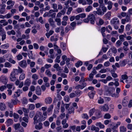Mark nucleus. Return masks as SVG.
Masks as SVG:
<instances>
[{
    "instance_id": "57",
    "label": "nucleus",
    "mask_w": 132,
    "mask_h": 132,
    "mask_svg": "<svg viewBox=\"0 0 132 132\" xmlns=\"http://www.w3.org/2000/svg\"><path fill=\"white\" fill-rule=\"evenodd\" d=\"M130 27L131 26L130 24H127L126 27V30L127 31H129L130 29Z\"/></svg>"
},
{
    "instance_id": "51",
    "label": "nucleus",
    "mask_w": 132,
    "mask_h": 132,
    "mask_svg": "<svg viewBox=\"0 0 132 132\" xmlns=\"http://www.w3.org/2000/svg\"><path fill=\"white\" fill-rule=\"evenodd\" d=\"M61 46L62 49L63 50H65L66 49V44L63 43H62L61 44Z\"/></svg>"
},
{
    "instance_id": "9",
    "label": "nucleus",
    "mask_w": 132,
    "mask_h": 132,
    "mask_svg": "<svg viewBox=\"0 0 132 132\" xmlns=\"http://www.w3.org/2000/svg\"><path fill=\"white\" fill-rule=\"evenodd\" d=\"M48 20L51 26L53 27H54L55 26V22L52 19L50 18L48 19Z\"/></svg>"
},
{
    "instance_id": "21",
    "label": "nucleus",
    "mask_w": 132,
    "mask_h": 132,
    "mask_svg": "<svg viewBox=\"0 0 132 132\" xmlns=\"http://www.w3.org/2000/svg\"><path fill=\"white\" fill-rule=\"evenodd\" d=\"M31 83V81L30 80L27 79L26 80L24 83V85L27 86H29Z\"/></svg>"
},
{
    "instance_id": "30",
    "label": "nucleus",
    "mask_w": 132,
    "mask_h": 132,
    "mask_svg": "<svg viewBox=\"0 0 132 132\" xmlns=\"http://www.w3.org/2000/svg\"><path fill=\"white\" fill-rule=\"evenodd\" d=\"M2 97L4 100L6 98V95L4 93H2V94L0 93V99L2 98Z\"/></svg>"
},
{
    "instance_id": "43",
    "label": "nucleus",
    "mask_w": 132,
    "mask_h": 132,
    "mask_svg": "<svg viewBox=\"0 0 132 132\" xmlns=\"http://www.w3.org/2000/svg\"><path fill=\"white\" fill-rule=\"evenodd\" d=\"M20 124L19 123H17L14 125V127L15 130H17L19 127Z\"/></svg>"
},
{
    "instance_id": "64",
    "label": "nucleus",
    "mask_w": 132,
    "mask_h": 132,
    "mask_svg": "<svg viewBox=\"0 0 132 132\" xmlns=\"http://www.w3.org/2000/svg\"><path fill=\"white\" fill-rule=\"evenodd\" d=\"M71 28L70 27H66L65 29V32L67 33L68 32Z\"/></svg>"
},
{
    "instance_id": "17",
    "label": "nucleus",
    "mask_w": 132,
    "mask_h": 132,
    "mask_svg": "<svg viewBox=\"0 0 132 132\" xmlns=\"http://www.w3.org/2000/svg\"><path fill=\"white\" fill-rule=\"evenodd\" d=\"M120 132H126V128L123 126H121L120 127Z\"/></svg>"
},
{
    "instance_id": "24",
    "label": "nucleus",
    "mask_w": 132,
    "mask_h": 132,
    "mask_svg": "<svg viewBox=\"0 0 132 132\" xmlns=\"http://www.w3.org/2000/svg\"><path fill=\"white\" fill-rule=\"evenodd\" d=\"M95 94V92H93L88 93V95L90 98L93 99Z\"/></svg>"
},
{
    "instance_id": "35",
    "label": "nucleus",
    "mask_w": 132,
    "mask_h": 132,
    "mask_svg": "<svg viewBox=\"0 0 132 132\" xmlns=\"http://www.w3.org/2000/svg\"><path fill=\"white\" fill-rule=\"evenodd\" d=\"M100 7H101V9L102 11V12H105L107 10L106 8L104 6V5H102L101 6H100Z\"/></svg>"
},
{
    "instance_id": "53",
    "label": "nucleus",
    "mask_w": 132,
    "mask_h": 132,
    "mask_svg": "<svg viewBox=\"0 0 132 132\" xmlns=\"http://www.w3.org/2000/svg\"><path fill=\"white\" fill-rule=\"evenodd\" d=\"M13 85V83L7 84L6 85V87H7L9 89H11Z\"/></svg>"
},
{
    "instance_id": "4",
    "label": "nucleus",
    "mask_w": 132,
    "mask_h": 132,
    "mask_svg": "<svg viewBox=\"0 0 132 132\" xmlns=\"http://www.w3.org/2000/svg\"><path fill=\"white\" fill-rule=\"evenodd\" d=\"M19 65L22 68H25L27 66V64L26 60H23L19 63Z\"/></svg>"
},
{
    "instance_id": "42",
    "label": "nucleus",
    "mask_w": 132,
    "mask_h": 132,
    "mask_svg": "<svg viewBox=\"0 0 132 132\" xmlns=\"http://www.w3.org/2000/svg\"><path fill=\"white\" fill-rule=\"evenodd\" d=\"M122 42L120 40H118L116 44V45L117 47H118L120 46L121 44L122 43Z\"/></svg>"
},
{
    "instance_id": "2",
    "label": "nucleus",
    "mask_w": 132,
    "mask_h": 132,
    "mask_svg": "<svg viewBox=\"0 0 132 132\" xmlns=\"http://www.w3.org/2000/svg\"><path fill=\"white\" fill-rule=\"evenodd\" d=\"M88 18L89 19V21H90L91 24H93L94 23L95 18L93 14H89L88 16Z\"/></svg>"
},
{
    "instance_id": "6",
    "label": "nucleus",
    "mask_w": 132,
    "mask_h": 132,
    "mask_svg": "<svg viewBox=\"0 0 132 132\" xmlns=\"http://www.w3.org/2000/svg\"><path fill=\"white\" fill-rule=\"evenodd\" d=\"M36 93L38 95H40L41 94L42 91L40 87L39 86L37 87L35 91Z\"/></svg>"
},
{
    "instance_id": "12",
    "label": "nucleus",
    "mask_w": 132,
    "mask_h": 132,
    "mask_svg": "<svg viewBox=\"0 0 132 132\" xmlns=\"http://www.w3.org/2000/svg\"><path fill=\"white\" fill-rule=\"evenodd\" d=\"M126 34H124V35H120L119 36L120 40L121 42H123L125 40L124 39V38L126 37Z\"/></svg>"
},
{
    "instance_id": "14",
    "label": "nucleus",
    "mask_w": 132,
    "mask_h": 132,
    "mask_svg": "<svg viewBox=\"0 0 132 132\" xmlns=\"http://www.w3.org/2000/svg\"><path fill=\"white\" fill-rule=\"evenodd\" d=\"M93 9V7L92 6L89 5L85 9V11L86 12H89L92 10Z\"/></svg>"
},
{
    "instance_id": "8",
    "label": "nucleus",
    "mask_w": 132,
    "mask_h": 132,
    "mask_svg": "<svg viewBox=\"0 0 132 132\" xmlns=\"http://www.w3.org/2000/svg\"><path fill=\"white\" fill-rule=\"evenodd\" d=\"M109 109V106L106 104H104L102 107V110L104 111H108Z\"/></svg>"
},
{
    "instance_id": "15",
    "label": "nucleus",
    "mask_w": 132,
    "mask_h": 132,
    "mask_svg": "<svg viewBox=\"0 0 132 132\" xmlns=\"http://www.w3.org/2000/svg\"><path fill=\"white\" fill-rule=\"evenodd\" d=\"M107 4L108 5L107 6L108 9L109 10H110L112 7L113 3L111 1H109L108 2Z\"/></svg>"
},
{
    "instance_id": "39",
    "label": "nucleus",
    "mask_w": 132,
    "mask_h": 132,
    "mask_svg": "<svg viewBox=\"0 0 132 132\" xmlns=\"http://www.w3.org/2000/svg\"><path fill=\"white\" fill-rule=\"evenodd\" d=\"M78 3L79 4H82V5H84L86 4L87 3L85 0H79Z\"/></svg>"
},
{
    "instance_id": "44",
    "label": "nucleus",
    "mask_w": 132,
    "mask_h": 132,
    "mask_svg": "<svg viewBox=\"0 0 132 132\" xmlns=\"http://www.w3.org/2000/svg\"><path fill=\"white\" fill-rule=\"evenodd\" d=\"M82 92L79 90H77L75 91V93L76 95L79 96L82 93Z\"/></svg>"
},
{
    "instance_id": "61",
    "label": "nucleus",
    "mask_w": 132,
    "mask_h": 132,
    "mask_svg": "<svg viewBox=\"0 0 132 132\" xmlns=\"http://www.w3.org/2000/svg\"><path fill=\"white\" fill-rule=\"evenodd\" d=\"M27 102V100L26 98H24L22 100V103L23 104H26Z\"/></svg>"
},
{
    "instance_id": "45",
    "label": "nucleus",
    "mask_w": 132,
    "mask_h": 132,
    "mask_svg": "<svg viewBox=\"0 0 132 132\" xmlns=\"http://www.w3.org/2000/svg\"><path fill=\"white\" fill-rule=\"evenodd\" d=\"M12 16L11 14L9 13L7 14L4 15V18H6L7 19H8L10 18Z\"/></svg>"
},
{
    "instance_id": "38",
    "label": "nucleus",
    "mask_w": 132,
    "mask_h": 132,
    "mask_svg": "<svg viewBox=\"0 0 132 132\" xmlns=\"http://www.w3.org/2000/svg\"><path fill=\"white\" fill-rule=\"evenodd\" d=\"M25 77V75L24 73L21 74L20 76L19 79L20 80H22L24 79Z\"/></svg>"
},
{
    "instance_id": "32",
    "label": "nucleus",
    "mask_w": 132,
    "mask_h": 132,
    "mask_svg": "<svg viewBox=\"0 0 132 132\" xmlns=\"http://www.w3.org/2000/svg\"><path fill=\"white\" fill-rule=\"evenodd\" d=\"M35 108V105L33 104H31L29 105L28 109L30 110H33Z\"/></svg>"
},
{
    "instance_id": "20",
    "label": "nucleus",
    "mask_w": 132,
    "mask_h": 132,
    "mask_svg": "<svg viewBox=\"0 0 132 132\" xmlns=\"http://www.w3.org/2000/svg\"><path fill=\"white\" fill-rule=\"evenodd\" d=\"M97 14L98 15H103L104 14V13L101 10L100 8H97Z\"/></svg>"
},
{
    "instance_id": "7",
    "label": "nucleus",
    "mask_w": 132,
    "mask_h": 132,
    "mask_svg": "<svg viewBox=\"0 0 132 132\" xmlns=\"http://www.w3.org/2000/svg\"><path fill=\"white\" fill-rule=\"evenodd\" d=\"M52 102V99L50 97H48L46 98L45 100V102L47 104H50Z\"/></svg>"
},
{
    "instance_id": "25",
    "label": "nucleus",
    "mask_w": 132,
    "mask_h": 132,
    "mask_svg": "<svg viewBox=\"0 0 132 132\" xmlns=\"http://www.w3.org/2000/svg\"><path fill=\"white\" fill-rule=\"evenodd\" d=\"M108 92H109V93H110V95L113 97H115V98H118V94H115V93L112 94L111 93L110 91L108 90H107Z\"/></svg>"
},
{
    "instance_id": "29",
    "label": "nucleus",
    "mask_w": 132,
    "mask_h": 132,
    "mask_svg": "<svg viewBox=\"0 0 132 132\" xmlns=\"http://www.w3.org/2000/svg\"><path fill=\"white\" fill-rule=\"evenodd\" d=\"M104 23V21L101 18H99L98 19V23H97L98 25H102Z\"/></svg>"
},
{
    "instance_id": "27",
    "label": "nucleus",
    "mask_w": 132,
    "mask_h": 132,
    "mask_svg": "<svg viewBox=\"0 0 132 132\" xmlns=\"http://www.w3.org/2000/svg\"><path fill=\"white\" fill-rule=\"evenodd\" d=\"M6 122L9 125L12 124L13 122L12 119H7Z\"/></svg>"
},
{
    "instance_id": "11",
    "label": "nucleus",
    "mask_w": 132,
    "mask_h": 132,
    "mask_svg": "<svg viewBox=\"0 0 132 132\" xmlns=\"http://www.w3.org/2000/svg\"><path fill=\"white\" fill-rule=\"evenodd\" d=\"M6 107L4 103H0V109L1 111H4L6 109Z\"/></svg>"
},
{
    "instance_id": "60",
    "label": "nucleus",
    "mask_w": 132,
    "mask_h": 132,
    "mask_svg": "<svg viewBox=\"0 0 132 132\" xmlns=\"http://www.w3.org/2000/svg\"><path fill=\"white\" fill-rule=\"evenodd\" d=\"M38 21L40 22L42 24H43L44 23V21L43 19V18L42 17H40L38 19Z\"/></svg>"
},
{
    "instance_id": "56",
    "label": "nucleus",
    "mask_w": 132,
    "mask_h": 132,
    "mask_svg": "<svg viewBox=\"0 0 132 132\" xmlns=\"http://www.w3.org/2000/svg\"><path fill=\"white\" fill-rule=\"evenodd\" d=\"M72 10V7H70L68 8L67 11V14L68 15H69L71 11Z\"/></svg>"
},
{
    "instance_id": "55",
    "label": "nucleus",
    "mask_w": 132,
    "mask_h": 132,
    "mask_svg": "<svg viewBox=\"0 0 132 132\" xmlns=\"http://www.w3.org/2000/svg\"><path fill=\"white\" fill-rule=\"evenodd\" d=\"M100 99L98 101V103L99 104H103L104 102V100L103 98H102L101 97H100Z\"/></svg>"
},
{
    "instance_id": "54",
    "label": "nucleus",
    "mask_w": 132,
    "mask_h": 132,
    "mask_svg": "<svg viewBox=\"0 0 132 132\" xmlns=\"http://www.w3.org/2000/svg\"><path fill=\"white\" fill-rule=\"evenodd\" d=\"M87 83L85 82H82L81 84L80 85L81 89H83L87 85Z\"/></svg>"
},
{
    "instance_id": "26",
    "label": "nucleus",
    "mask_w": 132,
    "mask_h": 132,
    "mask_svg": "<svg viewBox=\"0 0 132 132\" xmlns=\"http://www.w3.org/2000/svg\"><path fill=\"white\" fill-rule=\"evenodd\" d=\"M54 68L56 69V70L58 71L60 70L61 67L59 66V64L57 63H56L53 65Z\"/></svg>"
},
{
    "instance_id": "49",
    "label": "nucleus",
    "mask_w": 132,
    "mask_h": 132,
    "mask_svg": "<svg viewBox=\"0 0 132 132\" xmlns=\"http://www.w3.org/2000/svg\"><path fill=\"white\" fill-rule=\"evenodd\" d=\"M32 77L35 80H37L38 79V76L37 74H34L32 75Z\"/></svg>"
},
{
    "instance_id": "23",
    "label": "nucleus",
    "mask_w": 132,
    "mask_h": 132,
    "mask_svg": "<svg viewBox=\"0 0 132 132\" xmlns=\"http://www.w3.org/2000/svg\"><path fill=\"white\" fill-rule=\"evenodd\" d=\"M55 21L57 22V25L60 26L61 25V19L60 18H56L55 19Z\"/></svg>"
},
{
    "instance_id": "50",
    "label": "nucleus",
    "mask_w": 132,
    "mask_h": 132,
    "mask_svg": "<svg viewBox=\"0 0 132 132\" xmlns=\"http://www.w3.org/2000/svg\"><path fill=\"white\" fill-rule=\"evenodd\" d=\"M12 26L10 25H9L5 27V29L6 30H12Z\"/></svg>"
},
{
    "instance_id": "22",
    "label": "nucleus",
    "mask_w": 132,
    "mask_h": 132,
    "mask_svg": "<svg viewBox=\"0 0 132 132\" xmlns=\"http://www.w3.org/2000/svg\"><path fill=\"white\" fill-rule=\"evenodd\" d=\"M111 12L109 11L105 15V17L108 19H109L111 16Z\"/></svg>"
},
{
    "instance_id": "1",
    "label": "nucleus",
    "mask_w": 132,
    "mask_h": 132,
    "mask_svg": "<svg viewBox=\"0 0 132 132\" xmlns=\"http://www.w3.org/2000/svg\"><path fill=\"white\" fill-rule=\"evenodd\" d=\"M110 23L114 26L115 29H118L119 21L118 18L114 17L110 21Z\"/></svg>"
},
{
    "instance_id": "10",
    "label": "nucleus",
    "mask_w": 132,
    "mask_h": 132,
    "mask_svg": "<svg viewBox=\"0 0 132 132\" xmlns=\"http://www.w3.org/2000/svg\"><path fill=\"white\" fill-rule=\"evenodd\" d=\"M42 125L43 124L42 123L40 122L38 125H35V128L36 129L40 130L42 128Z\"/></svg>"
},
{
    "instance_id": "41",
    "label": "nucleus",
    "mask_w": 132,
    "mask_h": 132,
    "mask_svg": "<svg viewBox=\"0 0 132 132\" xmlns=\"http://www.w3.org/2000/svg\"><path fill=\"white\" fill-rule=\"evenodd\" d=\"M53 108V105H51L48 108L47 111L48 113H50L52 111Z\"/></svg>"
},
{
    "instance_id": "37",
    "label": "nucleus",
    "mask_w": 132,
    "mask_h": 132,
    "mask_svg": "<svg viewBox=\"0 0 132 132\" xmlns=\"http://www.w3.org/2000/svg\"><path fill=\"white\" fill-rule=\"evenodd\" d=\"M111 117L109 113H107L105 114L104 118L106 119H109Z\"/></svg>"
},
{
    "instance_id": "28",
    "label": "nucleus",
    "mask_w": 132,
    "mask_h": 132,
    "mask_svg": "<svg viewBox=\"0 0 132 132\" xmlns=\"http://www.w3.org/2000/svg\"><path fill=\"white\" fill-rule=\"evenodd\" d=\"M96 116L98 119L101 117H102L101 112H97L96 114Z\"/></svg>"
},
{
    "instance_id": "31",
    "label": "nucleus",
    "mask_w": 132,
    "mask_h": 132,
    "mask_svg": "<svg viewBox=\"0 0 132 132\" xmlns=\"http://www.w3.org/2000/svg\"><path fill=\"white\" fill-rule=\"evenodd\" d=\"M132 80V77L131 76H129L128 78H127L126 81L127 83H130Z\"/></svg>"
},
{
    "instance_id": "3",
    "label": "nucleus",
    "mask_w": 132,
    "mask_h": 132,
    "mask_svg": "<svg viewBox=\"0 0 132 132\" xmlns=\"http://www.w3.org/2000/svg\"><path fill=\"white\" fill-rule=\"evenodd\" d=\"M0 81L4 84H6L8 81L6 77L3 76H1L0 77Z\"/></svg>"
},
{
    "instance_id": "16",
    "label": "nucleus",
    "mask_w": 132,
    "mask_h": 132,
    "mask_svg": "<svg viewBox=\"0 0 132 132\" xmlns=\"http://www.w3.org/2000/svg\"><path fill=\"white\" fill-rule=\"evenodd\" d=\"M52 7L54 9L55 12H57L58 11L57 9V5L56 3H53L52 4Z\"/></svg>"
},
{
    "instance_id": "63",
    "label": "nucleus",
    "mask_w": 132,
    "mask_h": 132,
    "mask_svg": "<svg viewBox=\"0 0 132 132\" xmlns=\"http://www.w3.org/2000/svg\"><path fill=\"white\" fill-rule=\"evenodd\" d=\"M4 66L6 67H11V65L10 63L9 62H6L5 63Z\"/></svg>"
},
{
    "instance_id": "52",
    "label": "nucleus",
    "mask_w": 132,
    "mask_h": 132,
    "mask_svg": "<svg viewBox=\"0 0 132 132\" xmlns=\"http://www.w3.org/2000/svg\"><path fill=\"white\" fill-rule=\"evenodd\" d=\"M64 100L67 102H69L70 98L69 96H66L64 97Z\"/></svg>"
},
{
    "instance_id": "34",
    "label": "nucleus",
    "mask_w": 132,
    "mask_h": 132,
    "mask_svg": "<svg viewBox=\"0 0 132 132\" xmlns=\"http://www.w3.org/2000/svg\"><path fill=\"white\" fill-rule=\"evenodd\" d=\"M82 118L83 119H89V117L86 113H83L82 115Z\"/></svg>"
},
{
    "instance_id": "40",
    "label": "nucleus",
    "mask_w": 132,
    "mask_h": 132,
    "mask_svg": "<svg viewBox=\"0 0 132 132\" xmlns=\"http://www.w3.org/2000/svg\"><path fill=\"white\" fill-rule=\"evenodd\" d=\"M76 11L78 13H80L83 11V10L82 8L78 7L76 9Z\"/></svg>"
},
{
    "instance_id": "47",
    "label": "nucleus",
    "mask_w": 132,
    "mask_h": 132,
    "mask_svg": "<svg viewBox=\"0 0 132 132\" xmlns=\"http://www.w3.org/2000/svg\"><path fill=\"white\" fill-rule=\"evenodd\" d=\"M12 3H13V4H12L11 5V6H12L14 5V2H13L12 1V0H9V1H7V2L6 3H7V4L8 5H9L10 4H12Z\"/></svg>"
},
{
    "instance_id": "59",
    "label": "nucleus",
    "mask_w": 132,
    "mask_h": 132,
    "mask_svg": "<svg viewBox=\"0 0 132 132\" xmlns=\"http://www.w3.org/2000/svg\"><path fill=\"white\" fill-rule=\"evenodd\" d=\"M61 121L60 120L59 118H57L56 121V125L57 126H59L61 124Z\"/></svg>"
},
{
    "instance_id": "5",
    "label": "nucleus",
    "mask_w": 132,
    "mask_h": 132,
    "mask_svg": "<svg viewBox=\"0 0 132 132\" xmlns=\"http://www.w3.org/2000/svg\"><path fill=\"white\" fill-rule=\"evenodd\" d=\"M10 79L11 81H14L16 79L15 77V73L14 72H12L11 73L10 77Z\"/></svg>"
},
{
    "instance_id": "13",
    "label": "nucleus",
    "mask_w": 132,
    "mask_h": 132,
    "mask_svg": "<svg viewBox=\"0 0 132 132\" xmlns=\"http://www.w3.org/2000/svg\"><path fill=\"white\" fill-rule=\"evenodd\" d=\"M74 109L73 108L72 106H71L68 110V114L73 113L74 112Z\"/></svg>"
},
{
    "instance_id": "48",
    "label": "nucleus",
    "mask_w": 132,
    "mask_h": 132,
    "mask_svg": "<svg viewBox=\"0 0 132 132\" xmlns=\"http://www.w3.org/2000/svg\"><path fill=\"white\" fill-rule=\"evenodd\" d=\"M82 63L81 61H78L77 63L75 64L76 66V67H78L79 66L81 65H82Z\"/></svg>"
},
{
    "instance_id": "18",
    "label": "nucleus",
    "mask_w": 132,
    "mask_h": 132,
    "mask_svg": "<svg viewBox=\"0 0 132 132\" xmlns=\"http://www.w3.org/2000/svg\"><path fill=\"white\" fill-rule=\"evenodd\" d=\"M95 110L94 108H93L90 110L89 112V114L90 117L91 116L93 115L95 111Z\"/></svg>"
},
{
    "instance_id": "36",
    "label": "nucleus",
    "mask_w": 132,
    "mask_h": 132,
    "mask_svg": "<svg viewBox=\"0 0 132 132\" xmlns=\"http://www.w3.org/2000/svg\"><path fill=\"white\" fill-rule=\"evenodd\" d=\"M45 74L49 77H51L52 74L50 70L48 69L45 72Z\"/></svg>"
},
{
    "instance_id": "62",
    "label": "nucleus",
    "mask_w": 132,
    "mask_h": 132,
    "mask_svg": "<svg viewBox=\"0 0 132 132\" xmlns=\"http://www.w3.org/2000/svg\"><path fill=\"white\" fill-rule=\"evenodd\" d=\"M50 125L49 122L47 121H46L44 122V125L45 127H48Z\"/></svg>"
},
{
    "instance_id": "19",
    "label": "nucleus",
    "mask_w": 132,
    "mask_h": 132,
    "mask_svg": "<svg viewBox=\"0 0 132 132\" xmlns=\"http://www.w3.org/2000/svg\"><path fill=\"white\" fill-rule=\"evenodd\" d=\"M0 35L2 36L1 40L2 41H3L6 39V35L5 32L3 33H0Z\"/></svg>"
},
{
    "instance_id": "58",
    "label": "nucleus",
    "mask_w": 132,
    "mask_h": 132,
    "mask_svg": "<svg viewBox=\"0 0 132 132\" xmlns=\"http://www.w3.org/2000/svg\"><path fill=\"white\" fill-rule=\"evenodd\" d=\"M94 75L92 73H91L89 75V77L90 78H88V80L89 81H91L92 79L93 78Z\"/></svg>"
},
{
    "instance_id": "46",
    "label": "nucleus",
    "mask_w": 132,
    "mask_h": 132,
    "mask_svg": "<svg viewBox=\"0 0 132 132\" xmlns=\"http://www.w3.org/2000/svg\"><path fill=\"white\" fill-rule=\"evenodd\" d=\"M60 58V56H58L56 57V59L55 60V61L56 63H59L60 61L59 60Z\"/></svg>"
},
{
    "instance_id": "33",
    "label": "nucleus",
    "mask_w": 132,
    "mask_h": 132,
    "mask_svg": "<svg viewBox=\"0 0 132 132\" xmlns=\"http://www.w3.org/2000/svg\"><path fill=\"white\" fill-rule=\"evenodd\" d=\"M128 102L125 99H123L122 102V105L124 106H127Z\"/></svg>"
}]
</instances>
